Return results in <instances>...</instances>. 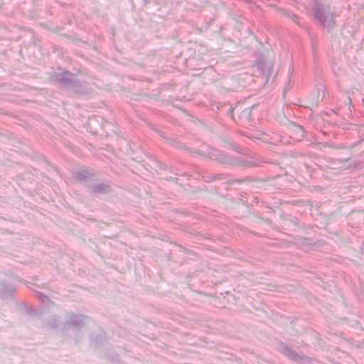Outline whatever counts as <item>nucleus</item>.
Listing matches in <instances>:
<instances>
[{"instance_id":"obj_1","label":"nucleus","mask_w":364,"mask_h":364,"mask_svg":"<svg viewBox=\"0 0 364 364\" xmlns=\"http://www.w3.org/2000/svg\"><path fill=\"white\" fill-rule=\"evenodd\" d=\"M289 134L294 140H300V139L304 136V132L299 127L290 129Z\"/></svg>"},{"instance_id":"obj_2","label":"nucleus","mask_w":364,"mask_h":364,"mask_svg":"<svg viewBox=\"0 0 364 364\" xmlns=\"http://www.w3.org/2000/svg\"><path fill=\"white\" fill-rule=\"evenodd\" d=\"M232 163H233V164H239V163H238V162H237V161H235V162H232Z\"/></svg>"}]
</instances>
